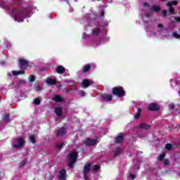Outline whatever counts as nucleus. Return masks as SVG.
<instances>
[{
	"label": "nucleus",
	"mask_w": 180,
	"mask_h": 180,
	"mask_svg": "<svg viewBox=\"0 0 180 180\" xmlns=\"http://www.w3.org/2000/svg\"><path fill=\"white\" fill-rule=\"evenodd\" d=\"M79 96L84 97V96H85V93L84 91H79Z\"/></svg>",
	"instance_id": "obj_46"
},
{
	"label": "nucleus",
	"mask_w": 180,
	"mask_h": 180,
	"mask_svg": "<svg viewBox=\"0 0 180 180\" xmlns=\"http://www.w3.org/2000/svg\"><path fill=\"white\" fill-rule=\"evenodd\" d=\"M92 84H94V82L92 80L84 79L82 81V88L86 89L88 88V86H89V85H92Z\"/></svg>",
	"instance_id": "obj_14"
},
{
	"label": "nucleus",
	"mask_w": 180,
	"mask_h": 180,
	"mask_svg": "<svg viewBox=\"0 0 180 180\" xmlns=\"http://www.w3.org/2000/svg\"><path fill=\"white\" fill-rule=\"evenodd\" d=\"M70 161V164L68 165L69 168H73L74 164L77 162V158H78V153L77 152H71L68 155Z\"/></svg>",
	"instance_id": "obj_5"
},
{
	"label": "nucleus",
	"mask_w": 180,
	"mask_h": 180,
	"mask_svg": "<svg viewBox=\"0 0 180 180\" xmlns=\"http://www.w3.org/2000/svg\"><path fill=\"white\" fill-rule=\"evenodd\" d=\"M165 165H169V160L168 159H165L164 160Z\"/></svg>",
	"instance_id": "obj_47"
},
{
	"label": "nucleus",
	"mask_w": 180,
	"mask_h": 180,
	"mask_svg": "<svg viewBox=\"0 0 180 180\" xmlns=\"http://www.w3.org/2000/svg\"><path fill=\"white\" fill-rule=\"evenodd\" d=\"M123 139H124V134L123 133L119 134L118 136L115 138V141L116 143L120 144L123 141Z\"/></svg>",
	"instance_id": "obj_15"
},
{
	"label": "nucleus",
	"mask_w": 180,
	"mask_h": 180,
	"mask_svg": "<svg viewBox=\"0 0 180 180\" xmlns=\"http://www.w3.org/2000/svg\"><path fill=\"white\" fill-rule=\"evenodd\" d=\"M97 1H101V0H97Z\"/></svg>",
	"instance_id": "obj_55"
},
{
	"label": "nucleus",
	"mask_w": 180,
	"mask_h": 180,
	"mask_svg": "<svg viewBox=\"0 0 180 180\" xmlns=\"http://www.w3.org/2000/svg\"><path fill=\"white\" fill-rule=\"evenodd\" d=\"M56 71L58 74H63L65 71V68L62 65H59L56 67Z\"/></svg>",
	"instance_id": "obj_22"
},
{
	"label": "nucleus",
	"mask_w": 180,
	"mask_h": 180,
	"mask_svg": "<svg viewBox=\"0 0 180 180\" xmlns=\"http://www.w3.org/2000/svg\"><path fill=\"white\" fill-rule=\"evenodd\" d=\"M35 140L36 138L34 137V135H30V141L32 143V144H34V143H36Z\"/></svg>",
	"instance_id": "obj_36"
},
{
	"label": "nucleus",
	"mask_w": 180,
	"mask_h": 180,
	"mask_svg": "<svg viewBox=\"0 0 180 180\" xmlns=\"http://www.w3.org/2000/svg\"><path fill=\"white\" fill-rule=\"evenodd\" d=\"M85 146H96L98 141L96 139H86L84 141Z\"/></svg>",
	"instance_id": "obj_13"
},
{
	"label": "nucleus",
	"mask_w": 180,
	"mask_h": 180,
	"mask_svg": "<svg viewBox=\"0 0 180 180\" xmlns=\"http://www.w3.org/2000/svg\"><path fill=\"white\" fill-rule=\"evenodd\" d=\"M67 132L65 131V128L61 127L57 133V136L60 137L61 136H64Z\"/></svg>",
	"instance_id": "obj_24"
},
{
	"label": "nucleus",
	"mask_w": 180,
	"mask_h": 180,
	"mask_svg": "<svg viewBox=\"0 0 180 180\" xmlns=\"http://www.w3.org/2000/svg\"><path fill=\"white\" fill-rule=\"evenodd\" d=\"M165 37H168V36H165Z\"/></svg>",
	"instance_id": "obj_53"
},
{
	"label": "nucleus",
	"mask_w": 180,
	"mask_h": 180,
	"mask_svg": "<svg viewBox=\"0 0 180 180\" xmlns=\"http://www.w3.org/2000/svg\"><path fill=\"white\" fill-rule=\"evenodd\" d=\"M139 127L143 130H148L150 129L151 127L150 125H148V124L142 123V124H139Z\"/></svg>",
	"instance_id": "obj_21"
},
{
	"label": "nucleus",
	"mask_w": 180,
	"mask_h": 180,
	"mask_svg": "<svg viewBox=\"0 0 180 180\" xmlns=\"http://www.w3.org/2000/svg\"><path fill=\"white\" fill-rule=\"evenodd\" d=\"M112 94H114V95H117V96H119L120 98H122V96L126 95V92L123 90V87L122 86L114 87Z\"/></svg>",
	"instance_id": "obj_7"
},
{
	"label": "nucleus",
	"mask_w": 180,
	"mask_h": 180,
	"mask_svg": "<svg viewBox=\"0 0 180 180\" xmlns=\"http://www.w3.org/2000/svg\"><path fill=\"white\" fill-rule=\"evenodd\" d=\"M149 110H158L160 109V106L158 105L152 103L148 105Z\"/></svg>",
	"instance_id": "obj_18"
},
{
	"label": "nucleus",
	"mask_w": 180,
	"mask_h": 180,
	"mask_svg": "<svg viewBox=\"0 0 180 180\" xmlns=\"http://www.w3.org/2000/svg\"><path fill=\"white\" fill-rule=\"evenodd\" d=\"M104 15L105 12L102 11L101 15L86 14L82 18L83 22H87L89 26H96L91 32L93 47H99V46H101V44L109 40L108 39V34L103 31L102 27L99 26L101 17Z\"/></svg>",
	"instance_id": "obj_1"
},
{
	"label": "nucleus",
	"mask_w": 180,
	"mask_h": 180,
	"mask_svg": "<svg viewBox=\"0 0 180 180\" xmlns=\"http://www.w3.org/2000/svg\"><path fill=\"white\" fill-rule=\"evenodd\" d=\"M170 85L173 89L177 91L179 95H180V79L179 77H176L170 80Z\"/></svg>",
	"instance_id": "obj_4"
},
{
	"label": "nucleus",
	"mask_w": 180,
	"mask_h": 180,
	"mask_svg": "<svg viewBox=\"0 0 180 180\" xmlns=\"http://www.w3.org/2000/svg\"><path fill=\"white\" fill-rule=\"evenodd\" d=\"M65 2H66L67 4H68V0H64Z\"/></svg>",
	"instance_id": "obj_51"
},
{
	"label": "nucleus",
	"mask_w": 180,
	"mask_h": 180,
	"mask_svg": "<svg viewBox=\"0 0 180 180\" xmlns=\"http://www.w3.org/2000/svg\"><path fill=\"white\" fill-rule=\"evenodd\" d=\"M91 168L94 171H98V169H99V167L98 166V165H95L92 166Z\"/></svg>",
	"instance_id": "obj_44"
},
{
	"label": "nucleus",
	"mask_w": 180,
	"mask_h": 180,
	"mask_svg": "<svg viewBox=\"0 0 180 180\" xmlns=\"http://www.w3.org/2000/svg\"><path fill=\"white\" fill-rule=\"evenodd\" d=\"M63 147H64V143H60L57 145V148H63Z\"/></svg>",
	"instance_id": "obj_45"
},
{
	"label": "nucleus",
	"mask_w": 180,
	"mask_h": 180,
	"mask_svg": "<svg viewBox=\"0 0 180 180\" xmlns=\"http://www.w3.org/2000/svg\"><path fill=\"white\" fill-rule=\"evenodd\" d=\"M136 169H139L140 168L137 166H136Z\"/></svg>",
	"instance_id": "obj_52"
},
{
	"label": "nucleus",
	"mask_w": 180,
	"mask_h": 180,
	"mask_svg": "<svg viewBox=\"0 0 180 180\" xmlns=\"http://www.w3.org/2000/svg\"><path fill=\"white\" fill-rule=\"evenodd\" d=\"M90 70H91V65L89 64L85 65L82 68L83 72H88V71H89Z\"/></svg>",
	"instance_id": "obj_27"
},
{
	"label": "nucleus",
	"mask_w": 180,
	"mask_h": 180,
	"mask_svg": "<svg viewBox=\"0 0 180 180\" xmlns=\"http://www.w3.org/2000/svg\"><path fill=\"white\" fill-rule=\"evenodd\" d=\"M163 27H164V25H162V24H159L158 25V32H162Z\"/></svg>",
	"instance_id": "obj_42"
},
{
	"label": "nucleus",
	"mask_w": 180,
	"mask_h": 180,
	"mask_svg": "<svg viewBox=\"0 0 180 180\" xmlns=\"http://www.w3.org/2000/svg\"><path fill=\"white\" fill-rule=\"evenodd\" d=\"M160 11H161V7H160V6L153 5L150 8V12L146 13L145 16L146 18H150V16L153 15V12H160Z\"/></svg>",
	"instance_id": "obj_10"
},
{
	"label": "nucleus",
	"mask_w": 180,
	"mask_h": 180,
	"mask_svg": "<svg viewBox=\"0 0 180 180\" xmlns=\"http://www.w3.org/2000/svg\"><path fill=\"white\" fill-rule=\"evenodd\" d=\"M165 147L166 150H172L174 146L171 143H167L165 145Z\"/></svg>",
	"instance_id": "obj_38"
},
{
	"label": "nucleus",
	"mask_w": 180,
	"mask_h": 180,
	"mask_svg": "<svg viewBox=\"0 0 180 180\" xmlns=\"http://www.w3.org/2000/svg\"><path fill=\"white\" fill-rule=\"evenodd\" d=\"M167 6L169 7V12L170 13H174L175 12V9H174V7H172L173 5H178V2L174 1H169L167 3Z\"/></svg>",
	"instance_id": "obj_12"
},
{
	"label": "nucleus",
	"mask_w": 180,
	"mask_h": 180,
	"mask_svg": "<svg viewBox=\"0 0 180 180\" xmlns=\"http://www.w3.org/2000/svg\"><path fill=\"white\" fill-rule=\"evenodd\" d=\"M40 98H36L34 100V105H40Z\"/></svg>",
	"instance_id": "obj_40"
},
{
	"label": "nucleus",
	"mask_w": 180,
	"mask_h": 180,
	"mask_svg": "<svg viewBox=\"0 0 180 180\" xmlns=\"http://www.w3.org/2000/svg\"><path fill=\"white\" fill-rule=\"evenodd\" d=\"M175 22H180V18H174V21L169 24V27H174Z\"/></svg>",
	"instance_id": "obj_29"
},
{
	"label": "nucleus",
	"mask_w": 180,
	"mask_h": 180,
	"mask_svg": "<svg viewBox=\"0 0 180 180\" xmlns=\"http://www.w3.org/2000/svg\"><path fill=\"white\" fill-rule=\"evenodd\" d=\"M162 13V16L165 18V16H167V10H163Z\"/></svg>",
	"instance_id": "obj_49"
},
{
	"label": "nucleus",
	"mask_w": 180,
	"mask_h": 180,
	"mask_svg": "<svg viewBox=\"0 0 180 180\" xmlns=\"http://www.w3.org/2000/svg\"><path fill=\"white\" fill-rule=\"evenodd\" d=\"M114 157H119L122 154V148L117 147L113 151Z\"/></svg>",
	"instance_id": "obj_19"
},
{
	"label": "nucleus",
	"mask_w": 180,
	"mask_h": 180,
	"mask_svg": "<svg viewBox=\"0 0 180 180\" xmlns=\"http://www.w3.org/2000/svg\"><path fill=\"white\" fill-rule=\"evenodd\" d=\"M172 39H180V34L177 32H174L171 36Z\"/></svg>",
	"instance_id": "obj_30"
},
{
	"label": "nucleus",
	"mask_w": 180,
	"mask_h": 180,
	"mask_svg": "<svg viewBox=\"0 0 180 180\" xmlns=\"http://www.w3.org/2000/svg\"><path fill=\"white\" fill-rule=\"evenodd\" d=\"M3 120L6 123H8L9 122V115L8 114H4L3 115Z\"/></svg>",
	"instance_id": "obj_34"
},
{
	"label": "nucleus",
	"mask_w": 180,
	"mask_h": 180,
	"mask_svg": "<svg viewBox=\"0 0 180 180\" xmlns=\"http://www.w3.org/2000/svg\"><path fill=\"white\" fill-rule=\"evenodd\" d=\"M26 164H27V160H22L20 162L19 167L22 168V167H24Z\"/></svg>",
	"instance_id": "obj_39"
},
{
	"label": "nucleus",
	"mask_w": 180,
	"mask_h": 180,
	"mask_svg": "<svg viewBox=\"0 0 180 180\" xmlns=\"http://www.w3.org/2000/svg\"><path fill=\"white\" fill-rule=\"evenodd\" d=\"M169 110L170 112H174V110H178V105H174V103H170L169 105Z\"/></svg>",
	"instance_id": "obj_25"
},
{
	"label": "nucleus",
	"mask_w": 180,
	"mask_h": 180,
	"mask_svg": "<svg viewBox=\"0 0 180 180\" xmlns=\"http://www.w3.org/2000/svg\"><path fill=\"white\" fill-rule=\"evenodd\" d=\"M13 0H0V8L8 11L11 16L14 18L15 22H22L26 18H30L36 11V6L29 4L26 8H13Z\"/></svg>",
	"instance_id": "obj_2"
},
{
	"label": "nucleus",
	"mask_w": 180,
	"mask_h": 180,
	"mask_svg": "<svg viewBox=\"0 0 180 180\" xmlns=\"http://www.w3.org/2000/svg\"><path fill=\"white\" fill-rule=\"evenodd\" d=\"M46 84H48V85H56L57 82V77H47L46 79Z\"/></svg>",
	"instance_id": "obj_11"
},
{
	"label": "nucleus",
	"mask_w": 180,
	"mask_h": 180,
	"mask_svg": "<svg viewBox=\"0 0 180 180\" xmlns=\"http://www.w3.org/2000/svg\"><path fill=\"white\" fill-rule=\"evenodd\" d=\"M19 63L20 65V68L22 70H20V71L12 70L11 72H8V77H9V78H12V77H18V75H22L25 72V70H26V68L28 67L29 65H32V63L29 62V60L23 58H20L19 59Z\"/></svg>",
	"instance_id": "obj_3"
},
{
	"label": "nucleus",
	"mask_w": 180,
	"mask_h": 180,
	"mask_svg": "<svg viewBox=\"0 0 180 180\" xmlns=\"http://www.w3.org/2000/svg\"><path fill=\"white\" fill-rule=\"evenodd\" d=\"M101 98L103 101H105V102H110L112 99V96L110 94H103Z\"/></svg>",
	"instance_id": "obj_17"
},
{
	"label": "nucleus",
	"mask_w": 180,
	"mask_h": 180,
	"mask_svg": "<svg viewBox=\"0 0 180 180\" xmlns=\"http://www.w3.org/2000/svg\"><path fill=\"white\" fill-rule=\"evenodd\" d=\"M35 91L37 92H39V91H41V86H40V84H38L37 86H35Z\"/></svg>",
	"instance_id": "obj_43"
},
{
	"label": "nucleus",
	"mask_w": 180,
	"mask_h": 180,
	"mask_svg": "<svg viewBox=\"0 0 180 180\" xmlns=\"http://www.w3.org/2000/svg\"><path fill=\"white\" fill-rule=\"evenodd\" d=\"M164 158H165V153H162V154L160 155L158 157L159 161H162V160H164Z\"/></svg>",
	"instance_id": "obj_41"
},
{
	"label": "nucleus",
	"mask_w": 180,
	"mask_h": 180,
	"mask_svg": "<svg viewBox=\"0 0 180 180\" xmlns=\"http://www.w3.org/2000/svg\"><path fill=\"white\" fill-rule=\"evenodd\" d=\"M52 99L55 101V102H63L64 101V99L61 97V96L60 95H56L54 96Z\"/></svg>",
	"instance_id": "obj_23"
},
{
	"label": "nucleus",
	"mask_w": 180,
	"mask_h": 180,
	"mask_svg": "<svg viewBox=\"0 0 180 180\" xmlns=\"http://www.w3.org/2000/svg\"><path fill=\"white\" fill-rule=\"evenodd\" d=\"M29 82H34L36 81V77L33 75H30L28 77Z\"/></svg>",
	"instance_id": "obj_31"
},
{
	"label": "nucleus",
	"mask_w": 180,
	"mask_h": 180,
	"mask_svg": "<svg viewBox=\"0 0 180 180\" xmlns=\"http://www.w3.org/2000/svg\"><path fill=\"white\" fill-rule=\"evenodd\" d=\"M135 178H136V174L129 173V175L128 176L127 179H128V180H133V179H134Z\"/></svg>",
	"instance_id": "obj_37"
},
{
	"label": "nucleus",
	"mask_w": 180,
	"mask_h": 180,
	"mask_svg": "<svg viewBox=\"0 0 180 180\" xmlns=\"http://www.w3.org/2000/svg\"><path fill=\"white\" fill-rule=\"evenodd\" d=\"M141 115V108H138L136 110V112L134 115V119L136 120L139 119Z\"/></svg>",
	"instance_id": "obj_28"
},
{
	"label": "nucleus",
	"mask_w": 180,
	"mask_h": 180,
	"mask_svg": "<svg viewBox=\"0 0 180 180\" xmlns=\"http://www.w3.org/2000/svg\"><path fill=\"white\" fill-rule=\"evenodd\" d=\"M147 36L148 37H153V36H157V33L154 32L147 31Z\"/></svg>",
	"instance_id": "obj_35"
},
{
	"label": "nucleus",
	"mask_w": 180,
	"mask_h": 180,
	"mask_svg": "<svg viewBox=\"0 0 180 180\" xmlns=\"http://www.w3.org/2000/svg\"><path fill=\"white\" fill-rule=\"evenodd\" d=\"M25 144V139L22 137H18L17 139V143H13L12 148H22L23 145Z\"/></svg>",
	"instance_id": "obj_9"
},
{
	"label": "nucleus",
	"mask_w": 180,
	"mask_h": 180,
	"mask_svg": "<svg viewBox=\"0 0 180 180\" xmlns=\"http://www.w3.org/2000/svg\"><path fill=\"white\" fill-rule=\"evenodd\" d=\"M61 112H63V109L61 107H57L55 108V113L58 116V117H61Z\"/></svg>",
	"instance_id": "obj_26"
},
{
	"label": "nucleus",
	"mask_w": 180,
	"mask_h": 180,
	"mask_svg": "<svg viewBox=\"0 0 180 180\" xmlns=\"http://www.w3.org/2000/svg\"><path fill=\"white\" fill-rule=\"evenodd\" d=\"M143 8L144 9H148L149 8L148 3H143Z\"/></svg>",
	"instance_id": "obj_48"
},
{
	"label": "nucleus",
	"mask_w": 180,
	"mask_h": 180,
	"mask_svg": "<svg viewBox=\"0 0 180 180\" xmlns=\"http://www.w3.org/2000/svg\"><path fill=\"white\" fill-rule=\"evenodd\" d=\"M109 4H112L113 2V0H108Z\"/></svg>",
	"instance_id": "obj_50"
},
{
	"label": "nucleus",
	"mask_w": 180,
	"mask_h": 180,
	"mask_svg": "<svg viewBox=\"0 0 180 180\" xmlns=\"http://www.w3.org/2000/svg\"><path fill=\"white\" fill-rule=\"evenodd\" d=\"M18 85L25 86L26 84V80L25 79H19L17 82Z\"/></svg>",
	"instance_id": "obj_33"
},
{
	"label": "nucleus",
	"mask_w": 180,
	"mask_h": 180,
	"mask_svg": "<svg viewBox=\"0 0 180 180\" xmlns=\"http://www.w3.org/2000/svg\"><path fill=\"white\" fill-rule=\"evenodd\" d=\"M108 25L109 23L108 22V21H105L103 25H99L100 27H102L103 32L107 34H108V29H106V27H108Z\"/></svg>",
	"instance_id": "obj_20"
},
{
	"label": "nucleus",
	"mask_w": 180,
	"mask_h": 180,
	"mask_svg": "<svg viewBox=\"0 0 180 180\" xmlns=\"http://www.w3.org/2000/svg\"><path fill=\"white\" fill-rule=\"evenodd\" d=\"M160 1H165V0H160Z\"/></svg>",
	"instance_id": "obj_54"
},
{
	"label": "nucleus",
	"mask_w": 180,
	"mask_h": 180,
	"mask_svg": "<svg viewBox=\"0 0 180 180\" xmlns=\"http://www.w3.org/2000/svg\"><path fill=\"white\" fill-rule=\"evenodd\" d=\"M4 44L7 49H11V42H9V40L4 39Z\"/></svg>",
	"instance_id": "obj_32"
},
{
	"label": "nucleus",
	"mask_w": 180,
	"mask_h": 180,
	"mask_svg": "<svg viewBox=\"0 0 180 180\" xmlns=\"http://www.w3.org/2000/svg\"><path fill=\"white\" fill-rule=\"evenodd\" d=\"M82 43L84 46H86L88 44H91L92 46V37L91 40V35L83 32L82 35Z\"/></svg>",
	"instance_id": "obj_6"
},
{
	"label": "nucleus",
	"mask_w": 180,
	"mask_h": 180,
	"mask_svg": "<svg viewBox=\"0 0 180 180\" xmlns=\"http://www.w3.org/2000/svg\"><path fill=\"white\" fill-rule=\"evenodd\" d=\"M65 176H67V172L65 169H62L59 172V179L64 180L65 179Z\"/></svg>",
	"instance_id": "obj_16"
},
{
	"label": "nucleus",
	"mask_w": 180,
	"mask_h": 180,
	"mask_svg": "<svg viewBox=\"0 0 180 180\" xmlns=\"http://www.w3.org/2000/svg\"><path fill=\"white\" fill-rule=\"evenodd\" d=\"M91 163H87L84 165L83 169V175L84 180H89V174L91 172Z\"/></svg>",
	"instance_id": "obj_8"
}]
</instances>
